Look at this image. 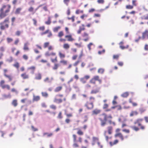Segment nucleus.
<instances>
[{
  "label": "nucleus",
  "instance_id": "1",
  "mask_svg": "<svg viewBox=\"0 0 148 148\" xmlns=\"http://www.w3.org/2000/svg\"><path fill=\"white\" fill-rule=\"evenodd\" d=\"M11 8V6L9 4L3 5L0 9V18L3 19L8 15Z\"/></svg>",
  "mask_w": 148,
  "mask_h": 148
},
{
  "label": "nucleus",
  "instance_id": "2",
  "mask_svg": "<svg viewBox=\"0 0 148 148\" xmlns=\"http://www.w3.org/2000/svg\"><path fill=\"white\" fill-rule=\"evenodd\" d=\"M143 121V119L142 118H139L137 119L134 122L135 124H137L138 127L136 126H133L131 127V128L135 131H138L140 130H145L146 126L143 125L142 123V122Z\"/></svg>",
  "mask_w": 148,
  "mask_h": 148
},
{
  "label": "nucleus",
  "instance_id": "3",
  "mask_svg": "<svg viewBox=\"0 0 148 148\" xmlns=\"http://www.w3.org/2000/svg\"><path fill=\"white\" fill-rule=\"evenodd\" d=\"M112 117L111 115L110 114L108 116L105 113H103L100 115L99 119L101 121V125L102 126H104L106 123L108 119H112Z\"/></svg>",
  "mask_w": 148,
  "mask_h": 148
},
{
  "label": "nucleus",
  "instance_id": "4",
  "mask_svg": "<svg viewBox=\"0 0 148 148\" xmlns=\"http://www.w3.org/2000/svg\"><path fill=\"white\" fill-rule=\"evenodd\" d=\"M10 23L9 19L8 18H6L3 21L0 23V29L1 30H4L6 28L9 27Z\"/></svg>",
  "mask_w": 148,
  "mask_h": 148
},
{
  "label": "nucleus",
  "instance_id": "5",
  "mask_svg": "<svg viewBox=\"0 0 148 148\" xmlns=\"http://www.w3.org/2000/svg\"><path fill=\"white\" fill-rule=\"evenodd\" d=\"M120 130V129L119 128H117L115 132L116 133L114 134V136L115 138L119 137L121 140L123 141L124 140V138H127L128 136H126L124 137L121 133L119 132Z\"/></svg>",
  "mask_w": 148,
  "mask_h": 148
},
{
  "label": "nucleus",
  "instance_id": "6",
  "mask_svg": "<svg viewBox=\"0 0 148 148\" xmlns=\"http://www.w3.org/2000/svg\"><path fill=\"white\" fill-rule=\"evenodd\" d=\"M50 60L51 62L54 63V66L52 68L54 70H56L57 69L58 67L60 66V64L58 63H56L58 62L57 56H56L54 59L51 58Z\"/></svg>",
  "mask_w": 148,
  "mask_h": 148
},
{
  "label": "nucleus",
  "instance_id": "7",
  "mask_svg": "<svg viewBox=\"0 0 148 148\" xmlns=\"http://www.w3.org/2000/svg\"><path fill=\"white\" fill-rule=\"evenodd\" d=\"M96 81H98L100 84L101 83L102 80L99 79V77L98 75H96L94 76L90 79L89 82L91 84H95Z\"/></svg>",
  "mask_w": 148,
  "mask_h": 148
},
{
  "label": "nucleus",
  "instance_id": "8",
  "mask_svg": "<svg viewBox=\"0 0 148 148\" xmlns=\"http://www.w3.org/2000/svg\"><path fill=\"white\" fill-rule=\"evenodd\" d=\"M5 81L3 80H1L0 82V86L2 89H6L8 90L10 89V87L8 84H5Z\"/></svg>",
  "mask_w": 148,
  "mask_h": 148
},
{
  "label": "nucleus",
  "instance_id": "9",
  "mask_svg": "<svg viewBox=\"0 0 148 148\" xmlns=\"http://www.w3.org/2000/svg\"><path fill=\"white\" fill-rule=\"evenodd\" d=\"M63 95L62 94H59L57 95H56V97L54 99V102L58 103H62L63 101L62 99H58L57 98V97H63Z\"/></svg>",
  "mask_w": 148,
  "mask_h": 148
},
{
  "label": "nucleus",
  "instance_id": "10",
  "mask_svg": "<svg viewBox=\"0 0 148 148\" xmlns=\"http://www.w3.org/2000/svg\"><path fill=\"white\" fill-rule=\"evenodd\" d=\"M84 106L88 110L91 109L93 108L94 107L93 102L91 101H87L85 104Z\"/></svg>",
  "mask_w": 148,
  "mask_h": 148
},
{
  "label": "nucleus",
  "instance_id": "11",
  "mask_svg": "<svg viewBox=\"0 0 148 148\" xmlns=\"http://www.w3.org/2000/svg\"><path fill=\"white\" fill-rule=\"evenodd\" d=\"M82 36L83 38H84L83 40L85 42L88 41L90 38L88 33H87L86 32H84V33L82 34Z\"/></svg>",
  "mask_w": 148,
  "mask_h": 148
},
{
  "label": "nucleus",
  "instance_id": "12",
  "mask_svg": "<svg viewBox=\"0 0 148 148\" xmlns=\"http://www.w3.org/2000/svg\"><path fill=\"white\" fill-rule=\"evenodd\" d=\"M142 37L143 39H148V30H145L142 33Z\"/></svg>",
  "mask_w": 148,
  "mask_h": 148
},
{
  "label": "nucleus",
  "instance_id": "13",
  "mask_svg": "<svg viewBox=\"0 0 148 148\" xmlns=\"http://www.w3.org/2000/svg\"><path fill=\"white\" fill-rule=\"evenodd\" d=\"M124 43L123 41H121L119 43L120 48L122 50L128 48L129 47V45H127L126 46H124L123 45Z\"/></svg>",
  "mask_w": 148,
  "mask_h": 148
},
{
  "label": "nucleus",
  "instance_id": "14",
  "mask_svg": "<svg viewBox=\"0 0 148 148\" xmlns=\"http://www.w3.org/2000/svg\"><path fill=\"white\" fill-rule=\"evenodd\" d=\"M65 38H67V40L69 42H72L75 40V39L72 37L71 34L66 35L65 36Z\"/></svg>",
  "mask_w": 148,
  "mask_h": 148
},
{
  "label": "nucleus",
  "instance_id": "15",
  "mask_svg": "<svg viewBox=\"0 0 148 148\" xmlns=\"http://www.w3.org/2000/svg\"><path fill=\"white\" fill-rule=\"evenodd\" d=\"M100 90V88L96 86L95 88L94 89L92 90L90 92L91 94H96L99 92Z\"/></svg>",
  "mask_w": 148,
  "mask_h": 148
},
{
  "label": "nucleus",
  "instance_id": "16",
  "mask_svg": "<svg viewBox=\"0 0 148 148\" xmlns=\"http://www.w3.org/2000/svg\"><path fill=\"white\" fill-rule=\"evenodd\" d=\"M56 53L54 52H51L49 51H47L45 53V55L46 56H56Z\"/></svg>",
  "mask_w": 148,
  "mask_h": 148
},
{
  "label": "nucleus",
  "instance_id": "17",
  "mask_svg": "<svg viewBox=\"0 0 148 148\" xmlns=\"http://www.w3.org/2000/svg\"><path fill=\"white\" fill-rule=\"evenodd\" d=\"M85 29V25L84 24L82 25L81 26H79V30L77 31L78 34H81V32L84 31Z\"/></svg>",
  "mask_w": 148,
  "mask_h": 148
},
{
  "label": "nucleus",
  "instance_id": "18",
  "mask_svg": "<svg viewBox=\"0 0 148 148\" xmlns=\"http://www.w3.org/2000/svg\"><path fill=\"white\" fill-rule=\"evenodd\" d=\"M98 141H99L98 138L96 137H92V145H94L96 143H97Z\"/></svg>",
  "mask_w": 148,
  "mask_h": 148
},
{
  "label": "nucleus",
  "instance_id": "19",
  "mask_svg": "<svg viewBox=\"0 0 148 148\" xmlns=\"http://www.w3.org/2000/svg\"><path fill=\"white\" fill-rule=\"evenodd\" d=\"M21 76L23 79H27L29 78V75L26 73L21 74Z\"/></svg>",
  "mask_w": 148,
  "mask_h": 148
},
{
  "label": "nucleus",
  "instance_id": "20",
  "mask_svg": "<svg viewBox=\"0 0 148 148\" xmlns=\"http://www.w3.org/2000/svg\"><path fill=\"white\" fill-rule=\"evenodd\" d=\"M119 142V140L118 139H115L114 141H110L109 142V144L110 146H112L113 145H116Z\"/></svg>",
  "mask_w": 148,
  "mask_h": 148
},
{
  "label": "nucleus",
  "instance_id": "21",
  "mask_svg": "<svg viewBox=\"0 0 148 148\" xmlns=\"http://www.w3.org/2000/svg\"><path fill=\"white\" fill-rule=\"evenodd\" d=\"M62 89V86H58L55 88L54 91L55 92H58L61 91Z\"/></svg>",
  "mask_w": 148,
  "mask_h": 148
},
{
  "label": "nucleus",
  "instance_id": "22",
  "mask_svg": "<svg viewBox=\"0 0 148 148\" xmlns=\"http://www.w3.org/2000/svg\"><path fill=\"white\" fill-rule=\"evenodd\" d=\"M28 43H25L24 44L23 47V49L24 51H28L29 50V48L28 46Z\"/></svg>",
  "mask_w": 148,
  "mask_h": 148
},
{
  "label": "nucleus",
  "instance_id": "23",
  "mask_svg": "<svg viewBox=\"0 0 148 148\" xmlns=\"http://www.w3.org/2000/svg\"><path fill=\"white\" fill-rule=\"evenodd\" d=\"M127 120V119L123 116H121L118 119V121L119 122H125Z\"/></svg>",
  "mask_w": 148,
  "mask_h": 148
},
{
  "label": "nucleus",
  "instance_id": "24",
  "mask_svg": "<svg viewBox=\"0 0 148 148\" xmlns=\"http://www.w3.org/2000/svg\"><path fill=\"white\" fill-rule=\"evenodd\" d=\"M101 112V110L98 109H95L92 111V114H93L97 115L99 114Z\"/></svg>",
  "mask_w": 148,
  "mask_h": 148
},
{
  "label": "nucleus",
  "instance_id": "25",
  "mask_svg": "<svg viewBox=\"0 0 148 148\" xmlns=\"http://www.w3.org/2000/svg\"><path fill=\"white\" fill-rule=\"evenodd\" d=\"M138 112L136 111H132L130 114V116H133L134 115H137L138 114Z\"/></svg>",
  "mask_w": 148,
  "mask_h": 148
},
{
  "label": "nucleus",
  "instance_id": "26",
  "mask_svg": "<svg viewBox=\"0 0 148 148\" xmlns=\"http://www.w3.org/2000/svg\"><path fill=\"white\" fill-rule=\"evenodd\" d=\"M72 147L73 148H78L79 147V145L77 143V141L73 142Z\"/></svg>",
  "mask_w": 148,
  "mask_h": 148
},
{
  "label": "nucleus",
  "instance_id": "27",
  "mask_svg": "<svg viewBox=\"0 0 148 148\" xmlns=\"http://www.w3.org/2000/svg\"><path fill=\"white\" fill-rule=\"evenodd\" d=\"M40 99V97L39 96H33V100L34 101H38Z\"/></svg>",
  "mask_w": 148,
  "mask_h": 148
},
{
  "label": "nucleus",
  "instance_id": "28",
  "mask_svg": "<svg viewBox=\"0 0 148 148\" xmlns=\"http://www.w3.org/2000/svg\"><path fill=\"white\" fill-rule=\"evenodd\" d=\"M6 78H7L8 79L9 82H11L12 81L13 79V77L11 75H6L5 76H4Z\"/></svg>",
  "mask_w": 148,
  "mask_h": 148
},
{
  "label": "nucleus",
  "instance_id": "29",
  "mask_svg": "<svg viewBox=\"0 0 148 148\" xmlns=\"http://www.w3.org/2000/svg\"><path fill=\"white\" fill-rule=\"evenodd\" d=\"M59 56L60 58H64L66 56L65 54L59 51L58 53Z\"/></svg>",
  "mask_w": 148,
  "mask_h": 148
},
{
  "label": "nucleus",
  "instance_id": "30",
  "mask_svg": "<svg viewBox=\"0 0 148 148\" xmlns=\"http://www.w3.org/2000/svg\"><path fill=\"white\" fill-rule=\"evenodd\" d=\"M43 135L44 136H46L47 137H50L53 135V133H52L45 132L43 134Z\"/></svg>",
  "mask_w": 148,
  "mask_h": 148
},
{
  "label": "nucleus",
  "instance_id": "31",
  "mask_svg": "<svg viewBox=\"0 0 148 148\" xmlns=\"http://www.w3.org/2000/svg\"><path fill=\"white\" fill-rule=\"evenodd\" d=\"M70 47V45L67 43H65L63 45V48L65 49H68Z\"/></svg>",
  "mask_w": 148,
  "mask_h": 148
},
{
  "label": "nucleus",
  "instance_id": "32",
  "mask_svg": "<svg viewBox=\"0 0 148 148\" xmlns=\"http://www.w3.org/2000/svg\"><path fill=\"white\" fill-rule=\"evenodd\" d=\"M112 129L113 128L112 126H110L108 127V132L109 134H111L112 133Z\"/></svg>",
  "mask_w": 148,
  "mask_h": 148
},
{
  "label": "nucleus",
  "instance_id": "33",
  "mask_svg": "<svg viewBox=\"0 0 148 148\" xmlns=\"http://www.w3.org/2000/svg\"><path fill=\"white\" fill-rule=\"evenodd\" d=\"M12 104L14 107H16L18 105L17 100L16 99L13 100L12 102Z\"/></svg>",
  "mask_w": 148,
  "mask_h": 148
},
{
  "label": "nucleus",
  "instance_id": "34",
  "mask_svg": "<svg viewBox=\"0 0 148 148\" xmlns=\"http://www.w3.org/2000/svg\"><path fill=\"white\" fill-rule=\"evenodd\" d=\"M141 18L142 20H148V14L142 16Z\"/></svg>",
  "mask_w": 148,
  "mask_h": 148
},
{
  "label": "nucleus",
  "instance_id": "35",
  "mask_svg": "<svg viewBox=\"0 0 148 148\" xmlns=\"http://www.w3.org/2000/svg\"><path fill=\"white\" fill-rule=\"evenodd\" d=\"M41 75L40 73H38L36 75L35 79L37 80H40L41 79Z\"/></svg>",
  "mask_w": 148,
  "mask_h": 148
},
{
  "label": "nucleus",
  "instance_id": "36",
  "mask_svg": "<svg viewBox=\"0 0 148 148\" xmlns=\"http://www.w3.org/2000/svg\"><path fill=\"white\" fill-rule=\"evenodd\" d=\"M74 45L78 48H81L83 47L82 43L81 42L79 43L77 42L75 43Z\"/></svg>",
  "mask_w": 148,
  "mask_h": 148
},
{
  "label": "nucleus",
  "instance_id": "37",
  "mask_svg": "<svg viewBox=\"0 0 148 148\" xmlns=\"http://www.w3.org/2000/svg\"><path fill=\"white\" fill-rule=\"evenodd\" d=\"M36 67L35 66H30L28 68L29 70H31L32 71V73H34V71L35 70Z\"/></svg>",
  "mask_w": 148,
  "mask_h": 148
},
{
  "label": "nucleus",
  "instance_id": "38",
  "mask_svg": "<svg viewBox=\"0 0 148 148\" xmlns=\"http://www.w3.org/2000/svg\"><path fill=\"white\" fill-rule=\"evenodd\" d=\"M64 35V33L62 31L59 32L58 34V36L60 38H61Z\"/></svg>",
  "mask_w": 148,
  "mask_h": 148
},
{
  "label": "nucleus",
  "instance_id": "39",
  "mask_svg": "<svg viewBox=\"0 0 148 148\" xmlns=\"http://www.w3.org/2000/svg\"><path fill=\"white\" fill-rule=\"evenodd\" d=\"M41 94L42 97L45 98L48 97L49 95L48 93L46 92H42Z\"/></svg>",
  "mask_w": 148,
  "mask_h": 148
},
{
  "label": "nucleus",
  "instance_id": "40",
  "mask_svg": "<svg viewBox=\"0 0 148 148\" xmlns=\"http://www.w3.org/2000/svg\"><path fill=\"white\" fill-rule=\"evenodd\" d=\"M77 130V133L79 135H83L84 132L80 129H78Z\"/></svg>",
  "mask_w": 148,
  "mask_h": 148
},
{
  "label": "nucleus",
  "instance_id": "41",
  "mask_svg": "<svg viewBox=\"0 0 148 148\" xmlns=\"http://www.w3.org/2000/svg\"><path fill=\"white\" fill-rule=\"evenodd\" d=\"M61 28V27L60 26H57L54 27L53 29V31L54 32H58L59 29Z\"/></svg>",
  "mask_w": 148,
  "mask_h": 148
},
{
  "label": "nucleus",
  "instance_id": "42",
  "mask_svg": "<svg viewBox=\"0 0 148 148\" xmlns=\"http://www.w3.org/2000/svg\"><path fill=\"white\" fill-rule=\"evenodd\" d=\"M22 8H17L15 11V13L16 14H19Z\"/></svg>",
  "mask_w": 148,
  "mask_h": 148
},
{
  "label": "nucleus",
  "instance_id": "43",
  "mask_svg": "<svg viewBox=\"0 0 148 148\" xmlns=\"http://www.w3.org/2000/svg\"><path fill=\"white\" fill-rule=\"evenodd\" d=\"M60 62L64 65H66L67 64V61L64 60H61L60 61Z\"/></svg>",
  "mask_w": 148,
  "mask_h": 148
},
{
  "label": "nucleus",
  "instance_id": "44",
  "mask_svg": "<svg viewBox=\"0 0 148 148\" xmlns=\"http://www.w3.org/2000/svg\"><path fill=\"white\" fill-rule=\"evenodd\" d=\"M129 95V93L128 92H125L121 95V96L123 97H127Z\"/></svg>",
  "mask_w": 148,
  "mask_h": 148
},
{
  "label": "nucleus",
  "instance_id": "45",
  "mask_svg": "<svg viewBox=\"0 0 148 148\" xmlns=\"http://www.w3.org/2000/svg\"><path fill=\"white\" fill-rule=\"evenodd\" d=\"M84 12L83 10H80L79 9H77L75 11V13L76 14H79V13L82 14Z\"/></svg>",
  "mask_w": 148,
  "mask_h": 148
},
{
  "label": "nucleus",
  "instance_id": "46",
  "mask_svg": "<svg viewBox=\"0 0 148 148\" xmlns=\"http://www.w3.org/2000/svg\"><path fill=\"white\" fill-rule=\"evenodd\" d=\"M93 45V44L92 42H90L87 45V47L89 51L91 49V47Z\"/></svg>",
  "mask_w": 148,
  "mask_h": 148
},
{
  "label": "nucleus",
  "instance_id": "47",
  "mask_svg": "<svg viewBox=\"0 0 148 148\" xmlns=\"http://www.w3.org/2000/svg\"><path fill=\"white\" fill-rule=\"evenodd\" d=\"M53 79V78H51V79L50 80L49 77H47L44 80L45 82H51V80Z\"/></svg>",
  "mask_w": 148,
  "mask_h": 148
},
{
  "label": "nucleus",
  "instance_id": "48",
  "mask_svg": "<svg viewBox=\"0 0 148 148\" xmlns=\"http://www.w3.org/2000/svg\"><path fill=\"white\" fill-rule=\"evenodd\" d=\"M13 66L17 69H18L19 67V64L18 62H16L13 65Z\"/></svg>",
  "mask_w": 148,
  "mask_h": 148
},
{
  "label": "nucleus",
  "instance_id": "49",
  "mask_svg": "<svg viewBox=\"0 0 148 148\" xmlns=\"http://www.w3.org/2000/svg\"><path fill=\"white\" fill-rule=\"evenodd\" d=\"M49 42H45L44 43L43 47L44 48H46L48 47L49 45Z\"/></svg>",
  "mask_w": 148,
  "mask_h": 148
},
{
  "label": "nucleus",
  "instance_id": "50",
  "mask_svg": "<svg viewBox=\"0 0 148 148\" xmlns=\"http://www.w3.org/2000/svg\"><path fill=\"white\" fill-rule=\"evenodd\" d=\"M134 8L133 6L130 5H127L126 6V8L127 9H132Z\"/></svg>",
  "mask_w": 148,
  "mask_h": 148
},
{
  "label": "nucleus",
  "instance_id": "51",
  "mask_svg": "<svg viewBox=\"0 0 148 148\" xmlns=\"http://www.w3.org/2000/svg\"><path fill=\"white\" fill-rule=\"evenodd\" d=\"M104 71V69L102 68H100L98 70V72L99 73L102 74Z\"/></svg>",
  "mask_w": 148,
  "mask_h": 148
},
{
  "label": "nucleus",
  "instance_id": "52",
  "mask_svg": "<svg viewBox=\"0 0 148 148\" xmlns=\"http://www.w3.org/2000/svg\"><path fill=\"white\" fill-rule=\"evenodd\" d=\"M73 88L77 90H79V87L76 84H75L73 85Z\"/></svg>",
  "mask_w": 148,
  "mask_h": 148
},
{
  "label": "nucleus",
  "instance_id": "53",
  "mask_svg": "<svg viewBox=\"0 0 148 148\" xmlns=\"http://www.w3.org/2000/svg\"><path fill=\"white\" fill-rule=\"evenodd\" d=\"M75 16H73L71 17H68L67 19L69 20H71L72 22H74L75 21Z\"/></svg>",
  "mask_w": 148,
  "mask_h": 148
},
{
  "label": "nucleus",
  "instance_id": "54",
  "mask_svg": "<svg viewBox=\"0 0 148 148\" xmlns=\"http://www.w3.org/2000/svg\"><path fill=\"white\" fill-rule=\"evenodd\" d=\"M88 116L87 115H86L84 116L83 118L84 122L85 123V122H86L88 121Z\"/></svg>",
  "mask_w": 148,
  "mask_h": 148
},
{
  "label": "nucleus",
  "instance_id": "55",
  "mask_svg": "<svg viewBox=\"0 0 148 148\" xmlns=\"http://www.w3.org/2000/svg\"><path fill=\"white\" fill-rule=\"evenodd\" d=\"M119 57V54L114 55L113 56V58L114 59L118 60Z\"/></svg>",
  "mask_w": 148,
  "mask_h": 148
},
{
  "label": "nucleus",
  "instance_id": "56",
  "mask_svg": "<svg viewBox=\"0 0 148 148\" xmlns=\"http://www.w3.org/2000/svg\"><path fill=\"white\" fill-rule=\"evenodd\" d=\"M57 117L58 118L60 119H62V118L63 116L62 115V113L61 112H59Z\"/></svg>",
  "mask_w": 148,
  "mask_h": 148
},
{
  "label": "nucleus",
  "instance_id": "57",
  "mask_svg": "<svg viewBox=\"0 0 148 148\" xmlns=\"http://www.w3.org/2000/svg\"><path fill=\"white\" fill-rule=\"evenodd\" d=\"M51 23V18L50 17H49L48 18V20L47 21H46L45 23L46 24L49 25Z\"/></svg>",
  "mask_w": 148,
  "mask_h": 148
},
{
  "label": "nucleus",
  "instance_id": "58",
  "mask_svg": "<svg viewBox=\"0 0 148 148\" xmlns=\"http://www.w3.org/2000/svg\"><path fill=\"white\" fill-rule=\"evenodd\" d=\"M108 122L110 124H112L114 126H115L116 125L115 122L112 121L111 120H109Z\"/></svg>",
  "mask_w": 148,
  "mask_h": 148
},
{
  "label": "nucleus",
  "instance_id": "59",
  "mask_svg": "<svg viewBox=\"0 0 148 148\" xmlns=\"http://www.w3.org/2000/svg\"><path fill=\"white\" fill-rule=\"evenodd\" d=\"M132 5L134 6H136L137 5V1L136 0H132Z\"/></svg>",
  "mask_w": 148,
  "mask_h": 148
},
{
  "label": "nucleus",
  "instance_id": "60",
  "mask_svg": "<svg viewBox=\"0 0 148 148\" xmlns=\"http://www.w3.org/2000/svg\"><path fill=\"white\" fill-rule=\"evenodd\" d=\"M23 58L25 60H27L28 59V56L26 54H24L23 56Z\"/></svg>",
  "mask_w": 148,
  "mask_h": 148
},
{
  "label": "nucleus",
  "instance_id": "61",
  "mask_svg": "<svg viewBox=\"0 0 148 148\" xmlns=\"http://www.w3.org/2000/svg\"><path fill=\"white\" fill-rule=\"evenodd\" d=\"M80 62V61L79 60H77L75 62V63L73 64V65L76 67H77V65L79 64V63Z\"/></svg>",
  "mask_w": 148,
  "mask_h": 148
},
{
  "label": "nucleus",
  "instance_id": "62",
  "mask_svg": "<svg viewBox=\"0 0 148 148\" xmlns=\"http://www.w3.org/2000/svg\"><path fill=\"white\" fill-rule=\"evenodd\" d=\"M73 142L77 141V136L75 134H73Z\"/></svg>",
  "mask_w": 148,
  "mask_h": 148
},
{
  "label": "nucleus",
  "instance_id": "63",
  "mask_svg": "<svg viewBox=\"0 0 148 148\" xmlns=\"http://www.w3.org/2000/svg\"><path fill=\"white\" fill-rule=\"evenodd\" d=\"M7 40L8 43H10L13 40L12 38H7Z\"/></svg>",
  "mask_w": 148,
  "mask_h": 148
},
{
  "label": "nucleus",
  "instance_id": "64",
  "mask_svg": "<svg viewBox=\"0 0 148 148\" xmlns=\"http://www.w3.org/2000/svg\"><path fill=\"white\" fill-rule=\"evenodd\" d=\"M65 30L66 34H69L70 33L69 29L68 27H65Z\"/></svg>",
  "mask_w": 148,
  "mask_h": 148
}]
</instances>
